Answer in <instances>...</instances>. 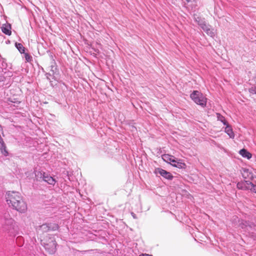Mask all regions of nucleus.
<instances>
[{
  "instance_id": "6e6552de",
  "label": "nucleus",
  "mask_w": 256,
  "mask_h": 256,
  "mask_svg": "<svg viewBox=\"0 0 256 256\" xmlns=\"http://www.w3.org/2000/svg\"><path fill=\"white\" fill-rule=\"evenodd\" d=\"M162 159L166 162L171 164L174 166V165L176 164L177 159L173 156L168 154H162Z\"/></svg>"
},
{
  "instance_id": "393cba45",
  "label": "nucleus",
  "mask_w": 256,
  "mask_h": 256,
  "mask_svg": "<svg viewBox=\"0 0 256 256\" xmlns=\"http://www.w3.org/2000/svg\"><path fill=\"white\" fill-rule=\"evenodd\" d=\"M46 76L47 79L50 80L51 85L52 86V82L50 80V78H49V76H51V74L50 73H46Z\"/></svg>"
},
{
  "instance_id": "a878e982",
  "label": "nucleus",
  "mask_w": 256,
  "mask_h": 256,
  "mask_svg": "<svg viewBox=\"0 0 256 256\" xmlns=\"http://www.w3.org/2000/svg\"><path fill=\"white\" fill-rule=\"evenodd\" d=\"M139 256H153L152 254H142L139 255Z\"/></svg>"
},
{
  "instance_id": "aec40b11",
  "label": "nucleus",
  "mask_w": 256,
  "mask_h": 256,
  "mask_svg": "<svg viewBox=\"0 0 256 256\" xmlns=\"http://www.w3.org/2000/svg\"><path fill=\"white\" fill-rule=\"evenodd\" d=\"M216 118L218 120L221 122L224 126L228 124L225 118L220 113H216Z\"/></svg>"
},
{
  "instance_id": "412c9836",
  "label": "nucleus",
  "mask_w": 256,
  "mask_h": 256,
  "mask_svg": "<svg viewBox=\"0 0 256 256\" xmlns=\"http://www.w3.org/2000/svg\"><path fill=\"white\" fill-rule=\"evenodd\" d=\"M15 46L18 50L20 54H24L25 52V48L20 43L16 42Z\"/></svg>"
},
{
  "instance_id": "9d476101",
  "label": "nucleus",
  "mask_w": 256,
  "mask_h": 256,
  "mask_svg": "<svg viewBox=\"0 0 256 256\" xmlns=\"http://www.w3.org/2000/svg\"><path fill=\"white\" fill-rule=\"evenodd\" d=\"M50 72L52 73V78L56 80L55 76L59 74V70L58 68L56 63L54 59H52L50 65Z\"/></svg>"
},
{
  "instance_id": "1a4fd4ad",
  "label": "nucleus",
  "mask_w": 256,
  "mask_h": 256,
  "mask_svg": "<svg viewBox=\"0 0 256 256\" xmlns=\"http://www.w3.org/2000/svg\"><path fill=\"white\" fill-rule=\"evenodd\" d=\"M201 28L210 36L214 38L216 35L215 30L209 24L207 23L204 24Z\"/></svg>"
},
{
  "instance_id": "0eeeda50",
  "label": "nucleus",
  "mask_w": 256,
  "mask_h": 256,
  "mask_svg": "<svg viewBox=\"0 0 256 256\" xmlns=\"http://www.w3.org/2000/svg\"><path fill=\"white\" fill-rule=\"evenodd\" d=\"M154 172L156 174H160L162 176L168 180H172L174 176L172 174L162 168H156Z\"/></svg>"
},
{
  "instance_id": "f8f14e48",
  "label": "nucleus",
  "mask_w": 256,
  "mask_h": 256,
  "mask_svg": "<svg viewBox=\"0 0 256 256\" xmlns=\"http://www.w3.org/2000/svg\"><path fill=\"white\" fill-rule=\"evenodd\" d=\"M224 132L230 136V138H234V134L232 126L229 124L226 126Z\"/></svg>"
},
{
  "instance_id": "f03ea898",
  "label": "nucleus",
  "mask_w": 256,
  "mask_h": 256,
  "mask_svg": "<svg viewBox=\"0 0 256 256\" xmlns=\"http://www.w3.org/2000/svg\"><path fill=\"white\" fill-rule=\"evenodd\" d=\"M4 230L10 236H14L18 232V228L14 220L10 218L8 212H4L0 219Z\"/></svg>"
},
{
  "instance_id": "20e7f679",
  "label": "nucleus",
  "mask_w": 256,
  "mask_h": 256,
  "mask_svg": "<svg viewBox=\"0 0 256 256\" xmlns=\"http://www.w3.org/2000/svg\"><path fill=\"white\" fill-rule=\"evenodd\" d=\"M41 244L50 254H53L56 252V242L54 238H46L42 240Z\"/></svg>"
},
{
  "instance_id": "6ab92c4d",
  "label": "nucleus",
  "mask_w": 256,
  "mask_h": 256,
  "mask_svg": "<svg viewBox=\"0 0 256 256\" xmlns=\"http://www.w3.org/2000/svg\"><path fill=\"white\" fill-rule=\"evenodd\" d=\"M236 187L238 189L243 190H248L250 189V186H246L244 183V180L238 182L236 184Z\"/></svg>"
},
{
  "instance_id": "4468645a",
  "label": "nucleus",
  "mask_w": 256,
  "mask_h": 256,
  "mask_svg": "<svg viewBox=\"0 0 256 256\" xmlns=\"http://www.w3.org/2000/svg\"><path fill=\"white\" fill-rule=\"evenodd\" d=\"M42 181L51 185H54L56 182V180L52 176L46 173H45V176H44Z\"/></svg>"
},
{
  "instance_id": "b1692460",
  "label": "nucleus",
  "mask_w": 256,
  "mask_h": 256,
  "mask_svg": "<svg viewBox=\"0 0 256 256\" xmlns=\"http://www.w3.org/2000/svg\"><path fill=\"white\" fill-rule=\"evenodd\" d=\"M244 183L246 186H250L251 187L252 186H253V184L252 182H251L250 180H244Z\"/></svg>"
},
{
  "instance_id": "cd10ccee",
  "label": "nucleus",
  "mask_w": 256,
  "mask_h": 256,
  "mask_svg": "<svg viewBox=\"0 0 256 256\" xmlns=\"http://www.w3.org/2000/svg\"><path fill=\"white\" fill-rule=\"evenodd\" d=\"M6 66V64L3 61L2 62V66L3 67H4V66Z\"/></svg>"
},
{
  "instance_id": "f3484780",
  "label": "nucleus",
  "mask_w": 256,
  "mask_h": 256,
  "mask_svg": "<svg viewBox=\"0 0 256 256\" xmlns=\"http://www.w3.org/2000/svg\"><path fill=\"white\" fill-rule=\"evenodd\" d=\"M174 166L178 168L184 169L186 166L182 160L178 159L176 160V164L174 165Z\"/></svg>"
},
{
  "instance_id": "9b49d317",
  "label": "nucleus",
  "mask_w": 256,
  "mask_h": 256,
  "mask_svg": "<svg viewBox=\"0 0 256 256\" xmlns=\"http://www.w3.org/2000/svg\"><path fill=\"white\" fill-rule=\"evenodd\" d=\"M12 26L10 24H4L2 27V32L6 35L10 36L12 34Z\"/></svg>"
},
{
  "instance_id": "bb28decb",
  "label": "nucleus",
  "mask_w": 256,
  "mask_h": 256,
  "mask_svg": "<svg viewBox=\"0 0 256 256\" xmlns=\"http://www.w3.org/2000/svg\"><path fill=\"white\" fill-rule=\"evenodd\" d=\"M136 130V128L134 126H132V129H131V130H132V131H134V130Z\"/></svg>"
},
{
  "instance_id": "c85d7f7f",
  "label": "nucleus",
  "mask_w": 256,
  "mask_h": 256,
  "mask_svg": "<svg viewBox=\"0 0 256 256\" xmlns=\"http://www.w3.org/2000/svg\"><path fill=\"white\" fill-rule=\"evenodd\" d=\"M131 214H132V216H133V218H136V214H134V212H132Z\"/></svg>"
},
{
  "instance_id": "39448f33",
  "label": "nucleus",
  "mask_w": 256,
  "mask_h": 256,
  "mask_svg": "<svg viewBox=\"0 0 256 256\" xmlns=\"http://www.w3.org/2000/svg\"><path fill=\"white\" fill-rule=\"evenodd\" d=\"M239 226L243 230V232L250 235L252 231L256 230V226L252 222L241 220L239 221Z\"/></svg>"
},
{
  "instance_id": "5701e85b",
  "label": "nucleus",
  "mask_w": 256,
  "mask_h": 256,
  "mask_svg": "<svg viewBox=\"0 0 256 256\" xmlns=\"http://www.w3.org/2000/svg\"><path fill=\"white\" fill-rule=\"evenodd\" d=\"M248 190H250L252 192L256 194V184H253V186L251 187L250 186V189Z\"/></svg>"
},
{
  "instance_id": "f257e3e1",
  "label": "nucleus",
  "mask_w": 256,
  "mask_h": 256,
  "mask_svg": "<svg viewBox=\"0 0 256 256\" xmlns=\"http://www.w3.org/2000/svg\"><path fill=\"white\" fill-rule=\"evenodd\" d=\"M5 197L7 204L11 208L20 213H24L27 210V204L19 192L8 191Z\"/></svg>"
},
{
  "instance_id": "dca6fc26",
  "label": "nucleus",
  "mask_w": 256,
  "mask_h": 256,
  "mask_svg": "<svg viewBox=\"0 0 256 256\" xmlns=\"http://www.w3.org/2000/svg\"><path fill=\"white\" fill-rule=\"evenodd\" d=\"M239 154L244 158H246L248 160H250L252 155L250 152L248 150H247L245 148H242L240 150L239 152Z\"/></svg>"
},
{
  "instance_id": "2eb2a0df",
  "label": "nucleus",
  "mask_w": 256,
  "mask_h": 256,
  "mask_svg": "<svg viewBox=\"0 0 256 256\" xmlns=\"http://www.w3.org/2000/svg\"><path fill=\"white\" fill-rule=\"evenodd\" d=\"M194 21L200 27V28L206 24L204 18H202L196 14L194 15Z\"/></svg>"
},
{
  "instance_id": "423d86ee",
  "label": "nucleus",
  "mask_w": 256,
  "mask_h": 256,
  "mask_svg": "<svg viewBox=\"0 0 256 256\" xmlns=\"http://www.w3.org/2000/svg\"><path fill=\"white\" fill-rule=\"evenodd\" d=\"M58 226L56 223H45L40 226V230L44 232L55 231L58 228Z\"/></svg>"
},
{
  "instance_id": "4be33fe9",
  "label": "nucleus",
  "mask_w": 256,
  "mask_h": 256,
  "mask_svg": "<svg viewBox=\"0 0 256 256\" xmlns=\"http://www.w3.org/2000/svg\"><path fill=\"white\" fill-rule=\"evenodd\" d=\"M24 56L25 60L26 62H30L32 60V56L28 53H24Z\"/></svg>"
},
{
  "instance_id": "a211bd4d",
  "label": "nucleus",
  "mask_w": 256,
  "mask_h": 256,
  "mask_svg": "<svg viewBox=\"0 0 256 256\" xmlns=\"http://www.w3.org/2000/svg\"><path fill=\"white\" fill-rule=\"evenodd\" d=\"M36 179L37 181L42 182L44 176H45V172L41 171H35L34 172Z\"/></svg>"
},
{
  "instance_id": "ddd939ff",
  "label": "nucleus",
  "mask_w": 256,
  "mask_h": 256,
  "mask_svg": "<svg viewBox=\"0 0 256 256\" xmlns=\"http://www.w3.org/2000/svg\"><path fill=\"white\" fill-rule=\"evenodd\" d=\"M242 176L244 179H250L252 180L253 174L250 172L248 169L244 168L242 170Z\"/></svg>"
},
{
  "instance_id": "7ed1b4c3",
  "label": "nucleus",
  "mask_w": 256,
  "mask_h": 256,
  "mask_svg": "<svg viewBox=\"0 0 256 256\" xmlns=\"http://www.w3.org/2000/svg\"><path fill=\"white\" fill-rule=\"evenodd\" d=\"M191 99L197 104L202 108L206 106L207 98L200 92L194 90L190 94Z\"/></svg>"
},
{
  "instance_id": "c756f323",
  "label": "nucleus",
  "mask_w": 256,
  "mask_h": 256,
  "mask_svg": "<svg viewBox=\"0 0 256 256\" xmlns=\"http://www.w3.org/2000/svg\"><path fill=\"white\" fill-rule=\"evenodd\" d=\"M187 2H190L192 1V0H186Z\"/></svg>"
}]
</instances>
